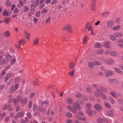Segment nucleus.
I'll list each match as a JSON object with an SVG mask.
<instances>
[{"instance_id":"f257e3e1","label":"nucleus","mask_w":123,"mask_h":123,"mask_svg":"<svg viewBox=\"0 0 123 123\" xmlns=\"http://www.w3.org/2000/svg\"><path fill=\"white\" fill-rule=\"evenodd\" d=\"M19 86L18 83H16L15 85H13L9 90V92L10 94H12L18 88Z\"/></svg>"},{"instance_id":"f03ea898","label":"nucleus","mask_w":123,"mask_h":123,"mask_svg":"<svg viewBox=\"0 0 123 123\" xmlns=\"http://www.w3.org/2000/svg\"><path fill=\"white\" fill-rule=\"evenodd\" d=\"M73 107L74 109L80 111L81 110V107L80 105L77 102L74 103L73 105Z\"/></svg>"},{"instance_id":"7ed1b4c3","label":"nucleus","mask_w":123,"mask_h":123,"mask_svg":"<svg viewBox=\"0 0 123 123\" xmlns=\"http://www.w3.org/2000/svg\"><path fill=\"white\" fill-rule=\"evenodd\" d=\"M115 74L114 72L112 70L106 71L105 72V75L107 77H109L111 75H114Z\"/></svg>"},{"instance_id":"20e7f679","label":"nucleus","mask_w":123,"mask_h":123,"mask_svg":"<svg viewBox=\"0 0 123 123\" xmlns=\"http://www.w3.org/2000/svg\"><path fill=\"white\" fill-rule=\"evenodd\" d=\"M63 30H66L69 33H71L72 31L71 26L68 25H65L63 28Z\"/></svg>"},{"instance_id":"39448f33","label":"nucleus","mask_w":123,"mask_h":123,"mask_svg":"<svg viewBox=\"0 0 123 123\" xmlns=\"http://www.w3.org/2000/svg\"><path fill=\"white\" fill-rule=\"evenodd\" d=\"M95 109L98 112H100L102 110L101 106L98 104H95L94 106Z\"/></svg>"},{"instance_id":"423d86ee","label":"nucleus","mask_w":123,"mask_h":123,"mask_svg":"<svg viewBox=\"0 0 123 123\" xmlns=\"http://www.w3.org/2000/svg\"><path fill=\"white\" fill-rule=\"evenodd\" d=\"M97 91H98L100 93V92H101L100 91H101L105 93L107 92V89L104 87L100 86L99 87L98 89H96Z\"/></svg>"},{"instance_id":"0eeeda50","label":"nucleus","mask_w":123,"mask_h":123,"mask_svg":"<svg viewBox=\"0 0 123 123\" xmlns=\"http://www.w3.org/2000/svg\"><path fill=\"white\" fill-rule=\"evenodd\" d=\"M105 62L108 64L111 65L114 63V61L111 58L106 60Z\"/></svg>"},{"instance_id":"6e6552de","label":"nucleus","mask_w":123,"mask_h":123,"mask_svg":"<svg viewBox=\"0 0 123 123\" xmlns=\"http://www.w3.org/2000/svg\"><path fill=\"white\" fill-rule=\"evenodd\" d=\"M20 96H18L17 98L16 99L14 98L13 99V101L14 102V104L16 106L17 104L19 102L20 100Z\"/></svg>"},{"instance_id":"1a4fd4ad","label":"nucleus","mask_w":123,"mask_h":123,"mask_svg":"<svg viewBox=\"0 0 123 123\" xmlns=\"http://www.w3.org/2000/svg\"><path fill=\"white\" fill-rule=\"evenodd\" d=\"M67 108L69 111L72 112L74 113H76L77 112V111L75 109H74L72 108V107L70 105H68L67 106Z\"/></svg>"},{"instance_id":"9d476101","label":"nucleus","mask_w":123,"mask_h":123,"mask_svg":"<svg viewBox=\"0 0 123 123\" xmlns=\"http://www.w3.org/2000/svg\"><path fill=\"white\" fill-rule=\"evenodd\" d=\"M27 101V99L26 98H21L20 99V102L22 105H25Z\"/></svg>"},{"instance_id":"9b49d317","label":"nucleus","mask_w":123,"mask_h":123,"mask_svg":"<svg viewBox=\"0 0 123 123\" xmlns=\"http://www.w3.org/2000/svg\"><path fill=\"white\" fill-rule=\"evenodd\" d=\"M5 57L6 58L7 61L8 63V61H10L12 59V57L10 55L7 54H5Z\"/></svg>"},{"instance_id":"f8f14e48","label":"nucleus","mask_w":123,"mask_h":123,"mask_svg":"<svg viewBox=\"0 0 123 123\" xmlns=\"http://www.w3.org/2000/svg\"><path fill=\"white\" fill-rule=\"evenodd\" d=\"M25 111H23L21 112L18 113L17 114V116L18 117H22L24 115Z\"/></svg>"},{"instance_id":"ddd939ff","label":"nucleus","mask_w":123,"mask_h":123,"mask_svg":"<svg viewBox=\"0 0 123 123\" xmlns=\"http://www.w3.org/2000/svg\"><path fill=\"white\" fill-rule=\"evenodd\" d=\"M111 42L109 41H107L105 42L104 45L105 46L108 48H111L110 46L111 45Z\"/></svg>"},{"instance_id":"4468645a","label":"nucleus","mask_w":123,"mask_h":123,"mask_svg":"<svg viewBox=\"0 0 123 123\" xmlns=\"http://www.w3.org/2000/svg\"><path fill=\"white\" fill-rule=\"evenodd\" d=\"M8 63L7 61L5 58L1 60L0 61V65H2L4 64H7Z\"/></svg>"},{"instance_id":"2eb2a0df","label":"nucleus","mask_w":123,"mask_h":123,"mask_svg":"<svg viewBox=\"0 0 123 123\" xmlns=\"http://www.w3.org/2000/svg\"><path fill=\"white\" fill-rule=\"evenodd\" d=\"M113 21H111L107 22V25L108 27L111 28L113 25Z\"/></svg>"},{"instance_id":"dca6fc26","label":"nucleus","mask_w":123,"mask_h":123,"mask_svg":"<svg viewBox=\"0 0 123 123\" xmlns=\"http://www.w3.org/2000/svg\"><path fill=\"white\" fill-rule=\"evenodd\" d=\"M113 69L117 73L121 74H122V71L119 68L116 67H114L113 68Z\"/></svg>"},{"instance_id":"f3484780","label":"nucleus","mask_w":123,"mask_h":123,"mask_svg":"<svg viewBox=\"0 0 123 123\" xmlns=\"http://www.w3.org/2000/svg\"><path fill=\"white\" fill-rule=\"evenodd\" d=\"M100 94L101 97L103 99L106 100L107 99L106 96L101 92H100Z\"/></svg>"},{"instance_id":"a211bd4d","label":"nucleus","mask_w":123,"mask_h":123,"mask_svg":"<svg viewBox=\"0 0 123 123\" xmlns=\"http://www.w3.org/2000/svg\"><path fill=\"white\" fill-rule=\"evenodd\" d=\"M23 5V3L21 0H20L19 2L17 4V6L18 8H20Z\"/></svg>"},{"instance_id":"6ab92c4d","label":"nucleus","mask_w":123,"mask_h":123,"mask_svg":"<svg viewBox=\"0 0 123 123\" xmlns=\"http://www.w3.org/2000/svg\"><path fill=\"white\" fill-rule=\"evenodd\" d=\"M4 36L5 37H7L10 36V34L9 32L8 31H7L5 32L4 34Z\"/></svg>"},{"instance_id":"aec40b11","label":"nucleus","mask_w":123,"mask_h":123,"mask_svg":"<svg viewBox=\"0 0 123 123\" xmlns=\"http://www.w3.org/2000/svg\"><path fill=\"white\" fill-rule=\"evenodd\" d=\"M24 43V40L23 39H22L19 41V44L18 46H16V47L18 49H19L21 45V43Z\"/></svg>"},{"instance_id":"412c9836","label":"nucleus","mask_w":123,"mask_h":123,"mask_svg":"<svg viewBox=\"0 0 123 123\" xmlns=\"http://www.w3.org/2000/svg\"><path fill=\"white\" fill-rule=\"evenodd\" d=\"M95 65L94 62H90L88 64V66L90 69H92L93 68V66Z\"/></svg>"},{"instance_id":"4be33fe9","label":"nucleus","mask_w":123,"mask_h":123,"mask_svg":"<svg viewBox=\"0 0 123 123\" xmlns=\"http://www.w3.org/2000/svg\"><path fill=\"white\" fill-rule=\"evenodd\" d=\"M110 39L111 40L113 41H115L116 40L117 38L116 37L110 34L109 35Z\"/></svg>"},{"instance_id":"5701e85b","label":"nucleus","mask_w":123,"mask_h":123,"mask_svg":"<svg viewBox=\"0 0 123 123\" xmlns=\"http://www.w3.org/2000/svg\"><path fill=\"white\" fill-rule=\"evenodd\" d=\"M117 54L116 52L112 50L111 51L110 55L111 56H113L115 57L117 56Z\"/></svg>"},{"instance_id":"b1692460","label":"nucleus","mask_w":123,"mask_h":123,"mask_svg":"<svg viewBox=\"0 0 123 123\" xmlns=\"http://www.w3.org/2000/svg\"><path fill=\"white\" fill-rule=\"evenodd\" d=\"M67 100L68 102L70 104H72L73 103V99L71 98H68Z\"/></svg>"},{"instance_id":"393cba45","label":"nucleus","mask_w":123,"mask_h":123,"mask_svg":"<svg viewBox=\"0 0 123 123\" xmlns=\"http://www.w3.org/2000/svg\"><path fill=\"white\" fill-rule=\"evenodd\" d=\"M110 94L114 98H117V95L114 92L112 91L111 92H110Z\"/></svg>"},{"instance_id":"a878e982","label":"nucleus","mask_w":123,"mask_h":123,"mask_svg":"<svg viewBox=\"0 0 123 123\" xmlns=\"http://www.w3.org/2000/svg\"><path fill=\"white\" fill-rule=\"evenodd\" d=\"M108 80L109 82L113 83L115 82L116 81V79L112 78H109Z\"/></svg>"},{"instance_id":"bb28decb","label":"nucleus","mask_w":123,"mask_h":123,"mask_svg":"<svg viewBox=\"0 0 123 123\" xmlns=\"http://www.w3.org/2000/svg\"><path fill=\"white\" fill-rule=\"evenodd\" d=\"M39 42V38L38 37H37L34 40V45H37Z\"/></svg>"},{"instance_id":"cd10ccee","label":"nucleus","mask_w":123,"mask_h":123,"mask_svg":"<svg viewBox=\"0 0 123 123\" xmlns=\"http://www.w3.org/2000/svg\"><path fill=\"white\" fill-rule=\"evenodd\" d=\"M76 97L78 98H80L82 97V95L81 93L78 92H76L75 93Z\"/></svg>"},{"instance_id":"c85d7f7f","label":"nucleus","mask_w":123,"mask_h":123,"mask_svg":"<svg viewBox=\"0 0 123 123\" xmlns=\"http://www.w3.org/2000/svg\"><path fill=\"white\" fill-rule=\"evenodd\" d=\"M114 35L116 36L120 37H121L123 36L122 34L121 33L116 32L114 33Z\"/></svg>"},{"instance_id":"c756f323","label":"nucleus","mask_w":123,"mask_h":123,"mask_svg":"<svg viewBox=\"0 0 123 123\" xmlns=\"http://www.w3.org/2000/svg\"><path fill=\"white\" fill-rule=\"evenodd\" d=\"M120 28V26L119 25H117L113 27V29L114 31H117Z\"/></svg>"},{"instance_id":"7c9ffc66","label":"nucleus","mask_w":123,"mask_h":123,"mask_svg":"<svg viewBox=\"0 0 123 123\" xmlns=\"http://www.w3.org/2000/svg\"><path fill=\"white\" fill-rule=\"evenodd\" d=\"M109 99L110 101L111 104H114L115 103V101L111 97H109Z\"/></svg>"},{"instance_id":"2f4dec72","label":"nucleus","mask_w":123,"mask_h":123,"mask_svg":"<svg viewBox=\"0 0 123 123\" xmlns=\"http://www.w3.org/2000/svg\"><path fill=\"white\" fill-rule=\"evenodd\" d=\"M85 107L88 110H90L92 106L91 104H86Z\"/></svg>"},{"instance_id":"473e14b6","label":"nucleus","mask_w":123,"mask_h":123,"mask_svg":"<svg viewBox=\"0 0 123 123\" xmlns=\"http://www.w3.org/2000/svg\"><path fill=\"white\" fill-rule=\"evenodd\" d=\"M96 1L95 0L92 2V6L91 7V9L92 10H95V5Z\"/></svg>"},{"instance_id":"72a5a7b5","label":"nucleus","mask_w":123,"mask_h":123,"mask_svg":"<svg viewBox=\"0 0 123 123\" xmlns=\"http://www.w3.org/2000/svg\"><path fill=\"white\" fill-rule=\"evenodd\" d=\"M38 109L41 112H43L44 111V110L43 109V108L41 106H39L38 107Z\"/></svg>"},{"instance_id":"f704fd0d","label":"nucleus","mask_w":123,"mask_h":123,"mask_svg":"<svg viewBox=\"0 0 123 123\" xmlns=\"http://www.w3.org/2000/svg\"><path fill=\"white\" fill-rule=\"evenodd\" d=\"M95 47L96 48H100L102 47V45L100 43H97L95 44Z\"/></svg>"},{"instance_id":"c9c22d12","label":"nucleus","mask_w":123,"mask_h":123,"mask_svg":"<svg viewBox=\"0 0 123 123\" xmlns=\"http://www.w3.org/2000/svg\"><path fill=\"white\" fill-rule=\"evenodd\" d=\"M49 103L48 101L47 100H45L42 101L41 103V105H46Z\"/></svg>"},{"instance_id":"e433bc0d","label":"nucleus","mask_w":123,"mask_h":123,"mask_svg":"<svg viewBox=\"0 0 123 123\" xmlns=\"http://www.w3.org/2000/svg\"><path fill=\"white\" fill-rule=\"evenodd\" d=\"M97 121L98 123H103L104 122L103 119L99 118L97 119Z\"/></svg>"},{"instance_id":"4c0bfd02","label":"nucleus","mask_w":123,"mask_h":123,"mask_svg":"<svg viewBox=\"0 0 123 123\" xmlns=\"http://www.w3.org/2000/svg\"><path fill=\"white\" fill-rule=\"evenodd\" d=\"M10 21V19L9 18H5L4 20V22L6 24L9 23Z\"/></svg>"},{"instance_id":"58836bf2","label":"nucleus","mask_w":123,"mask_h":123,"mask_svg":"<svg viewBox=\"0 0 123 123\" xmlns=\"http://www.w3.org/2000/svg\"><path fill=\"white\" fill-rule=\"evenodd\" d=\"M107 113L108 116H112L113 115V113L112 111L110 110L107 112Z\"/></svg>"},{"instance_id":"ea45409f","label":"nucleus","mask_w":123,"mask_h":123,"mask_svg":"<svg viewBox=\"0 0 123 123\" xmlns=\"http://www.w3.org/2000/svg\"><path fill=\"white\" fill-rule=\"evenodd\" d=\"M2 14L4 16H6L8 15V13L6 10L3 11Z\"/></svg>"},{"instance_id":"a19ab883","label":"nucleus","mask_w":123,"mask_h":123,"mask_svg":"<svg viewBox=\"0 0 123 123\" xmlns=\"http://www.w3.org/2000/svg\"><path fill=\"white\" fill-rule=\"evenodd\" d=\"M75 64L73 62H71L70 64L69 67L70 68L73 69L74 67Z\"/></svg>"},{"instance_id":"79ce46f5","label":"nucleus","mask_w":123,"mask_h":123,"mask_svg":"<svg viewBox=\"0 0 123 123\" xmlns=\"http://www.w3.org/2000/svg\"><path fill=\"white\" fill-rule=\"evenodd\" d=\"M87 113L90 116H92V112L91 110H88L87 111Z\"/></svg>"},{"instance_id":"37998d69","label":"nucleus","mask_w":123,"mask_h":123,"mask_svg":"<svg viewBox=\"0 0 123 123\" xmlns=\"http://www.w3.org/2000/svg\"><path fill=\"white\" fill-rule=\"evenodd\" d=\"M48 10L46 8H44L41 11V12L43 14H46L48 12Z\"/></svg>"},{"instance_id":"c03bdc74","label":"nucleus","mask_w":123,"mask_h":123,"mask_svg":"<svg viewBox=\"0 0 123 123\" xmlns=\"http://www.w3.org/2000/svg\"><path fill=\"white\" fill-rule=\"evenodd\" d=\"M66 114L67 117L68 118L71 117L72 116V114L69 112H66Z\"/></svg>"},{"instance_id":"a18cd8bd","label":"nucleus","mask_w":123,"mask_h":123,"mask_svg":"<svg viewBox=\"0 0 123 123\" xmlns=\"http://www.w3.org/2000/svg\"><path fill=\"white\" fill-rule=\"evenodd\" d=\"M88 40V39L87 37L86 36L83 39V42L84 43L86 44Z\"/></svg>"},{"instance_id":"49530a36","label":"nucleus","mask_w":123,"mask_h":123,"mask_svg":"<svg viewBox=\"0 0 123 123\" xmlns=\"http://www.w3.org/2000/svg\"><path fill=\"white\" fill-rule=\"evenodd\" d=\"M6 75L9 78L13 77L14 75L13 73H9L7 74Z\"/></svg>"},{"instance_id":"de8ad7c7","label":"nucleus","mask_w":123,"mask_h":123,"mask_svg":"<svg viewBox=\"0 0 123 123\" xmlns=\"http://www.w3.org/2000/svg\"><path fill=\"white\" fill-rule=\"evenodd\" d=\"M109 13L108 12H105L102 13V15L104 16H107L109 15Z\"/></svg>"},{"instance_id":"09e8293b","label":"nucleus","mask_w":123,"mask_h":123,"mask_svg":"<svg viewBox=\"0 0 123 123\" xmlns=\"http://www.w3.org/2000/svg\"><path fill=\"white\" fill-rule=\"evenodd\" d=\"M25 34V37L26 38L28 39V40H29L30 38V34L29 33L26 32Z\"/></svg>"},{"instance_id":"8fccbe9b","label":"nucleus","mask_w":123,"mask_h":123,"mask_svg":"<svg viewBox=\"0 0 123 123\" xmlns=\"http://www.w3.org/2000/svg\"><path fill=\"white\" fill-rule=\"evenodd\" d=\"M95 65H99L101 64V62L97 61H95L94 62Z\"/></svg>"},{"instance_id":"3c124183","label":"nucleus","mask_w":123,"mask_h":123,"mask_svg":"<svg viewBox=\"0 0 123 123\" xmlns=\"http://www.w3.org/2000/svg\"><path fill=\"white\" fill-rule=\"evenodd\" d=\"M104 52V50L102 49H100L98 50L97 51V53L98 54H101L102 53Z\"/></svg>"},{"instance_id":"603ef678","label":"nucleus","mask_w":123,"mask_h":123,"mask_svg":"<svg viewBox=\"0 0 123 123\" xmlns=\"http://www.w3.org/2000/svg\"><path fill=\"white\" fill-rule=\"evenodd\" d=\"M6 5L7 6L10 7L11 6L12 3L10 2L7 1L6 2Z\"/></svg>"},{"instance_id":"864d4df0","label":"nucleus","mask_w":123,"mask_h":123,"mask_svg":"<svg viewBox=\"0 0 123 123\" xmlns=\"http://www.w3.org/2000/svg\"><path fill=\"white\" fill-rule=\"evenodd\" d=\"M16 61V59L15 58H13L12 61L11 62L10 64L11 65H12L13 64L15 63Z\"/></svg>"},{"instance_id":"5fc2aeb1","label":"nucleus","mask_w":123,"mask_h":123,"mask_svg":"<svg viewBox=\"0 0 123 123\" xmlns=\"http://www.w3.org/2000/svg\"><path fill=\"white\" fill-rule=\"evenodd\" d=\"M29 10V8L28 7L25 6L24 7V11L25 12H27Z\"/></svg>"},{"instance_id":"6e6d98bb","label":"nucleus","mask_w":123,"mask_h":123,"mask_svg":"<svg viewBox=\"0 0 123 123\" xmlns=\"http://www.w3.org/2000/svg\"><path fill=\"white\" fill-rule=\"evenodd\" d=\"M104 104L105 106L107 108H110L111 107V106L108 103L105 102H104Z\"/></svg>"},{"instance_id":"4d7b16f0","label":"nucleus","mask_w":123,"mask_h":123,"mask_svg":"<svg viewBox=\"0 0 123 123\" xmlns=\"http://www.w3.org/2000/svg\"><path fill=\"white\" fill-rule=\"evenodd\" d=\"M45 4L44 3L43 4H40L39 6V9H43L45 6Z\"/></svg>"},{"instance_id":"13d9d810","label":"nucleus","mask_w":123,"mask_h":123,"mask_svg":"<svg viewBox=\"0 0 123 123\" xmlns=\"http://www.w3.org/2000/svg\"><path fill=\"white\" fill-rule=\"evenodd\" d=\"M51 19V17H49L47 18L46 19V20L45 21V23H49L50 22Z\"/></svg>"},{"instance_id":"bf43d9fd","label":"nucleus","mask_w":123,"mask_h":123,"mask_svg":"<svg viewBox=\"0 0 123 123\" xmlns=\"http://www.w3.org/2000/svg\"><path fill=\"white\" fill-rule=\"evenodd\" d=\"M79 103H80L81 105H83L84 104V102L82 99H79L77 100Z\"/></svg>"},{"instance_id":"052dcab7","label":"nucleus","mask_w":123,"mask_h":123,"mask_svg":"<svg viewBox=\"0 0 123 123\" xmlns=\"http://www.w3.org/2000/svg\"><path fill=\"white\" fill-rule=\"evenodd\" d=\"M104 122H105L107 123H111V122H110L109 120L107 118H103Z\"/></svg>"},{"instance_id":"680f3d73","label":"nucleus","mask_w":123,"mask_h":123,"mask_svg":"<svg viewBox=\"0 0 123 123\" xmlns=\"http://www.w3.org/2000/svg\"><path fill=\"white\" fill-rule=\"evenodd\" d=\"M74 70H73L71 72H69V74L71 77H72L74 75Z\"/></svg>"},{"instance_id":"e2e57ef3","label":"nucleus","mask_w":123,"mask_h":123,"mask_svg":"<svg viewBox=\"0 0 123 123\" xmlns=\"http://www.w3.org/2000/svg\"><path fill=\"white\" fill-rule=\"evenodd\" d=\"M75 117L77 119L79 120H81V117L80 116L78 115H76L75 116Z\"/></svg>"},{"instance_id":"0e129e2a","label":"nucleus","mask_w":123,"mask_h":123,"mask_svg":"<svg viewBox=\"0 0 123 123\" xmlns=\"http://www.w3.org/2000/svg\"><path fill=\"white\" fill-rule=\"evenodd\" d=\"M98 92H94V95L96 96L97 97H99L100 96V95L98 93V92Z\"/></svg>"},{"instance_id":"69168bd1","label":"nucleus","mask_w":123,"mask_h":123,"mask_svg":"<svg viewBox=\"0 0 123 123\" xmlns=\"http://www.w3.org/2000/svg\"><path fill=\"white\" fill-rule=\"evenodd\" d=\"M35 9L34 8H31L30 9V11L31 13L33 14L34 13L35 11Z\"/></svg>"},{"instance_id":"338daca9","label":"nucleus","mask_w":123,"mask_h":123,"mask_svg":"<svg viewBox=\"0 0 123 123\" xmlns=\"http://www.w3.org/2000/svg\"><path fill=\"white\" fill-rule=\"evenodd\" d=\"M119 67L123 71V64H121L119 65Z\"/></svg>"},{"instance_id":"774afa93","label":"nucleus","mask_w":123,"mask_h":123,"mask_svg":"<svg viewBox=\"0 0 123 123\" xmlns=\"http://www.w3.org/2000/svg\"><path fill=\"white\" fill-rule=\"evenodd\" d=\"M66 123H72L73 121L71 120L68 119L66 121Z\"/></svg>"}]
</instances>
